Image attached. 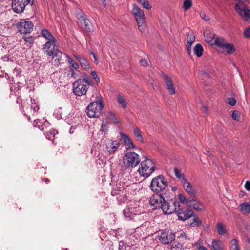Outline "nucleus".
<instances>
[{
  "mask_svg": "<svg viewBox=\"0 0 250 250\" xmlns=\"http://www.w3.org/2000/svg\"><path fill=\"white\" fill-rule=\"evenodd\" d=\"M140 162L139 155L133 151L127 152L123 158L124 167L132 169L135 168Z\"/></svg>",
  "mask_w": 250,
  "mask_h": 250,
  "instance_id": "nucleus-6",
  "label": "nucleus"
},
{
  "mask_svg": "<svg viewBox=\"0 0 250 250\" xmlns=\"http://www.w3.org/2000/svg\"><path fill=\"white\" fill-rule=\"evenodd\" d=\"M41 34L43 37L48 40L47 41L56 40L54 37L48 30L46 29H44L42 30Z\"/></svg>",
  "mask_w": 250,
  "mask_h": 250,
  "instance_id": "nucleus-27",
  "label": "nucleus"
},
{
  "mask_svg": "<svg viewBox=\"0 0 250 250\" xmlns=\"http://www.w3.org/2000/svg\"><path fill=\"white\" fill-rule=\"evenodd\" d=\"M167 187L168 182L162 175L154 177L149 186L150 189L156 193L165 191Z\"/></svg>",
  "mask_w": 250,
  "mask_h": 250,
  "instance_id": "nucleus-3",
  "label": "nucleus"
},
{
  "mask_svg": "<svg viewBox=\"0 0 250 250\" xmlns=\"http://www.w3.org/2000/svg\"><path fill=\"white\" fill-rule=\"evenodd\" d=\"M202 224V221L200 219L197 217H194L193 220V222L190 223V226L193 227H198L200 226Z\"/></svg>",
  "mask_w": 250,
  "mask_h": 250,
  "instance_id": "nucleus-40",
  "label": "nucleus"
},
{
  "mask_svg": "<svg viewBox=\"0 0 250 250\" xmlns=\"http://www.w3.org/2000/svg\"><path fill=\"white\" fill-rule=\"evenodd\" d=\"M213 250H224V245L222 241L219 240L213 239L211 243Z\"/></svg>",
  "mask_w": 250,
  "mask_h": 250,
  "instance_id": "nucleus-22",
  "label": "nucleus"
},
{
  "mask_svg": "<svg viewBox=\"0 0 250 250\" xmlns=\"http://www.w3.org/2000/svg\"><path fill=\"white\" fill-rule=\"evenodd\" d=\"M77 80L78 81H83L85 83H87L89 84L93 85V83L90 79V78L88 76V75L84 73L82 74V78L78 79Z\"/></svg>",
  "mask_w": 250,
  "mask_h": 250,
  "instance_id": "nucleus-32",
  "label": "nucleus"
},
{
  "mask_svg": "<svg viewBox=\"0 0 250 250\" xmlns=\"http://www.w3.org/2000/svg\"><path fill=\"white\" fill-rule=\"evenodd\" d=\"M195 40V36L193 33H189L188 36V43L192 45Z\"/></svg>",
  "mask_w": 250,
  "mask_h": 250,
  "instance_id": "nucleus-44",
  "label": "nucleus"
},
{
  "mask_svg": "<svg viewBox=\"0 0 250 250\" xmlns=\"http://www.w3.org/2000/svg\"><path fill=\"white\" fill-rule=\"evenodd\" d=\"M38 121H39V120H35L34 121V123H36V124H37V122H38Z\"/></svg>",
  "mask_w": 250,
  "mask_h": 250,
  "instance_id": "nucleus-63",
  "label": "nucleus"
},
{
  "mask_svg": "<svg viewBox=\"0 0 250 250\" xmlns=\"http://www.w3.org/2000/svg\"><path fill=\"white\" fill-rule=\"evenodd\" d=\"M226 101L231 106H235L236 104V100L234 97H228L226 99Z\"/></svg>",
  "mask_w": 250,
  "mask_h": 250,
  "instance_id": "nucleus-42",
  "label": "nucleus"
},
{
  "mask_svg": "<svg viewBox=\"0 0 250 250\" xmlns=\"http://www.w3.org/2000/svg\"><path fill=\"white\" fill-rule=\"evenodd\" d=\"M202 110V111L205 113H207L208 110V108L206 106H203Z\"/></svg>",
  "mask_w": 250,
  "mask_h": 250,
  "instance_id": "nucleus-62",
  "label": "nucleus"
},
{
  "mask_svg": "<svg viewBox=\"0 0 250 250\" xmlns=\"http://www.w3.org/2000/svg\"><path fill=\"white\" fill-rule=\"evenodd\" d=\"M91 54L93 56V58H94V62L96 64H97L98 63V61L97 60L96 55L93 52H91Z\"/></svg>",
  "mask_w": 250,
  "mask_h": 250,
  "instance_id": "nucleus-59",
  "label": "nucleus"
},
{
  "mask_svg": "<svg viewBox=\"0 0 250 250\" xmlns=\"http://www.w3.org/2000/svg\"><path fill=\"white\" fill-rule=\"evenodd\" d=\"M92 85L83 81L76 80L72 84L73 92L77 96L85 95L89 86Z\"/></svg>",
  "mask_w": 250,
  "mask_h": 250,
  "instance_id": "nucleus-7",
  "label": "nucleus"
},
{
  "mask_svg": "<svg viewBox=\"0 0 250 250\" xmlns=\"http://www.w3.org/2000/svg\"><path fill=\"white\" fill-rule=\"evenodd\" d=\"M192 5V1L190 0H185L183 2V8L187 11L189 9Z\"/></svg>",
  "mask_w": 250,
  "mask_h": 250,
  "instance_id": "nucleus-43",
  "label": "nucleus"
},
{
  "mask_svg": "<svg viewBox=\"0 0 250 250\" xmlns=\"http://www.w3.org/2000/svg\"><path fill=\"white\" fill-rule=\"evenodd\" d=\"M119 146V143L118 141H110L106 144V150L110 154L116 151Z\"/></svg>",
  "mask_w": 250,
  "mask_h": 250,
  "instance_id": "nucleus-16",
  "label": "nucleus"
},
{
  "mask_svg": "<svg viewBox=\"0 0 250 250\" xmlns=\"http://www.w3.org/2000/svg\"><path fill=\"white\" fill-rule=\"evenodd\" d=\"M183 246L178 242L173 243L170 247V250H183Z\"/></svg>",
  "mask_w": 250,
  "mask_h": 250,
  "instance_id": "nucleus-35",
  "label": "nucleus"
},
{
  "mask_svg": "<svg viewBox=\"0 0 250 250\" xmlns=\"http://www.w3.org/2000/svg\"><path fill=\"white\" fill-rule=\"evenodd\" d=\"M191 46H192L191 44H188V43L186 45L187 50L188 54L189 55H191Z\"/></svg>",
  "mask_w": 250,
  "mask_h": 250,
  "instance_id": "nucleus-55",
  "label": "nucleus"
},
{
  "mask_svg": "<svg viewBox=\"0 0 250 250\" xmlns=\"http://www.w3.org/2000/svg\"><path fill=\"white\" fill-rule=\"evenodd\" d=\"M173 205L175 206L174 212L177 213L179 220L185 221L192 216L194 212L185 208H181L179 203L177 201L173 202Z\"/></svg>",
  "mask_w": 250,
  "mask_h": 250,
  "instance_id": "nucleus-8",
  "label": "nucleus"
},
{
  "mask_svg": "<svg viewBox=\"0 0 250 250\" xmlns=\"http://www.w3.org/2000/svg\"><path fill=\"white\" fill-rule=\"evenodd\" d=\"M119 250H131V247L129 245H126L123 241L119 242Z\"/></svg>",
  "mask_w": 250,
  "mask_h": 250,
  "instance_id": "nucleus-39",
  "label": "nucleus"
},
{
  "mask_svg": "<svg viewBox=\"0 0 250 250\" xmlns=\"http://www.w3.org/2000/svg\"><path fill=\"white\" fill-rule=\"evenodd\" d=\"M223 48H225L227 54L230 55L234 53L235 50V47L233 44L229 43L226 42Z\"/></svg>",
  "mask_w": 250,
  "mask_h": 250,
  "instance_id": "nucleus-28",
  "label": "nucleus"
},
{
  "mask_svg": "<svg viewBox=\"0 0 250 250\" xmlns=\"http://www.w3.org/2000/svg\"><path fill=\"white\" fill-rule=\"evenodd\" d=\"M31 102L32 105L31 106L30 110L33 109L34 112L37 111L39 109V107L36 104L35 100L34 99H31Z\"/></svg>",
  "mask_w": 250,
  "mask_h": 250,
  "instance_id": "nucleus-46",
  "label": "nucleus"
},
{
  "mask_svg": "<svg viewBox=\"0 0 250 250\" xmlns=\"http://www.w3.org/2000/svg\"><path fill=\"white\" fill-rule=\"evenodd\" d=\"M133 133L137 140L141 143L144 142V138L141 135V131L139 128L136 127L133 129Z\"/></svg>",
  "mask_w": 250,
  "mask_h": 250,
  "instance_id": "nucleus-30",
  "label": "nucleus"
},
{
  "mask_svg": "<svg viewBox=\"0 0 250 250\" xmlns=\"http://www.w3.org/2000/svg\"><path fill=\"white\" fill-rule=\"evenodd\" d=\"M127 146L126 149H133L136 147V146L133 144L131 139L129 141L128 144L126 145Z\"/></svg>",
  "mask_w": 250,
  "mask_h": 250,
  "instance_id": "nucleus-50",
  "label": "nucleus"
},
{
  "mask_svg": "<svg viewBox=\"0 0 250 250\" xmlns=\"http://www.w3.org/2000/svg\"><path fill=\"white\" fill-rule=\"evenodd\" d=\"M74 57L77 59L80 64L81 66L83 69L87 70L90 69V66L88 61L84 57H80L78 55H74Z\"/></svg>",
  "mask_w": 250,
  "mask_h": 250,
  "instance_id": "nucleus-19",
  "label": "nucleus"
},
{
  "mask_svg": "<svg viewBox=\"0 0 250 250\" xmlns=\"http://www.w3.org/2000/svg\"><path fill=\"white\" fill-rule=\"evenodd\" d=\"M160 208L163 210L164 213L167 214H172L175 211V206L173 205V207H171L169 203L165 200Z\"/></svg>",
  "mask_w": 250,
  "mask_h": 250,
  "instance_id": "nucleus-18",
  "label": "nucleus"
},
{
  "mask_svg": "<svg viewBox=\"0 0 250 250\" xmlns=\"http://www.w3.org/2000/svg\"><path fill=\"white\" fill-rule=\"evenodd\" d=\"M56 40L47 41L43 47L44 53L48 56L55 58V61L57 64L60 63L62 53L59 51L56 45Z\"/></svg>",
  "mask_w": 250,
  "mask_h": 250,
  "instance_id": "nucleus-2",
  "label": "nucleus"
},
{
  "mask_svg": "<svg viewBox=\"0 0 250 250\" xmlns=\"http://www.w3.org/2000/svg\"><path fill=\"white\" fill-rule=\"evenodd\" d=\"M107 126L105 124H102L101 125L100 131L102 132H106L107 131Z\"/></svg>",
  "mask_w": 250,
  "mask_h": 250,
  "instance_id": "nucleus-56",
  "label": "nucleus"
},
{
  "mask_svg": "<svg viewBox=\"0 0 250 250\" xmlns=\"http://www.w3.org/2000/svg\"><path fill=\"white\" fill-rule=\"evenodd\" d=\"M69 74H71V77H75V76H74V74H75V72H74V70L72 69V68H70L69 70Z\"/></svg>",
  "mask_w": 250,
  "mask_h": 250,
  "instance_id": "nucleus-60",
  "label": "nucleus"
},
{
  "mask_svg": "<svg viewBox=\"0 0 250 250\" xmlns=\"http://www.w3.org/2000/svg\"><path fill=\"white\" fill-rule=\"evenodd\" d=\"M62 108H59L55 110L54 115L58 119H60L62 118Z\"/></svg>",
  "mask_w": 250,
  "mask_h": 250,
  "instance_id": "nucleus-45",
  "label": "nucleus"
},
{
  "mask_svg": "<svg viewBox=\"0 0 250 250\" xmlns=\"http://www.w3.org/2000/svg\"><path fill=\"white\" fill-rule=\"evenodd\" d=\"M178 197L181 203L185 204L187 206L188 205V203L189 202L191 199L190 198H187L186 197L182 194H178Z\"/></svg>",
  "mask_w": 250,
  "mask_h": 250,
  "instance_id": "nucleus-38",
  "label": "nucleus"
},
{
  "mask_svg": "<svg viewBox=\"0 0 250 250\" xmlns=\"http://www.w3.org/2000/svg\"><path fill=\"white\" fill-rule=\"evenodd\" d=\"M226 43V42L224 38L217 36L215 38L213 42L211 43V45H215L220 48H223Z\"/></svg>",
  "mask_w": 250,
  "mask_h": 250,
  "instance_id": "nucleus-25",
  "label": "nucleus"
},
{
  "mask_svg": "<svg viewBox=\"0 0 250 250\" xmlns=\"http://www.w3.org/2000/svg\"><path fill=\"white\" fill-rule=\"evenodd\" d=\"M121 140L123 141V142L126 145V144H128L129 141L130 140V138L127 135L121 133Z\"/></svg>",
  "mask_w": 250,
  "mask_h": 250,
  "instance_id": "nucleus-47",
  "label": "nucleus"
},
{
  "mask_svg": "<svg viewBox=\"0 0 250 250\" xmlns=\"http://www.w3.org/2000/svg\"><path fill=\"white\" fill-rule=\"evenodd\" d=\"M179 237L181 238L183 240H187V239H188V236L186 235V233L182 232L181 234H180V235L179 236Z\"/></svg>",
  "mask_w": 250,
  "mask_h": 250,
  "instance_id": "nucleus-58",
  "label": "nucleus"
},
{
  "mask_svg": "<svg viewBox=\"0 0 250 250\" xmlns=\"http://www.w3.org/2000/svg\"><path fill=\"white\" fill-rule=\"evenodd\" d=\"M104 105L100 97H97V100L91 102L86 107V112L90 118L98 117L101 114Z\"/></svg>",
  "mask_w": 250,
  "mask_h": 250,
  "instance_id": "nucleus-4",
  "label": "nucleus"
},
{
  "mask_svg": "<svg viewBox=\"0 0 250 250\" xmlns=\"http://www.w3.org/2000/svg\"><path fill=\"white\" fill-rule=\"evenodd\" d=\"M27 119H28V121H30L31 118H30V116H28Z\"/></svg>",
  "mask_w": 250,
  "mask_h": 250,
  "instance_id": "nucleus-64",
  "label": "nucleus"
},
{
  "mask_svg": "<svg viewBox=\"0 0 250 250\" xmlns=\"http://www.w3.org/2000/svg\"><path fill=\"white\" fill-rule=\"evenodd\" d=\"M204 36L205 41L211 45L214 42L213 40L214 41L216 38L215 35L210 31H206L204 32Z\"/></svg>",
  "mask_w": 250,
  "mask_h": 250,
  "instance_id": "nucleus-24",
  "label": "nucleus"
},
{
  "mask_svg": "<svg viewBox=\"0 0 250 250\" xmlns=\"http://www.w3.org/2000/svg\"><path fill=\"white\" fill-rule=\"evenodd\" d=\"M58 133V132L56 130L52 129L50 130L48 133H46L45 134V136L47 139L51 140L53 138L55 137V135Z\"/></svg>",
  "mask_w": 250,
  "mask_h": 250,
  "instance_id": "nucleus-41",
  "label": "nucleus"
},
{
  "mask_svg": "<svg viewBox=\"0 0 250 250\" xmlns=\"http://www.w3.org/2000/svg\"><path fill=\"white\" fill-rule=\"evenodd\" d=\"M231 117L234 120L236 121H239L240 117V115L237 113V111L235 110H234L232 112Z\"/></svg>",
  "mask_w": 250,
  "mask_h": 250,
  "instance_id": "nucleus-51",
  "label": "nucleus"
},
{
  "mask_svg": "<svg viewBox=\"0 0 250 250\" xmlns=\"http://www.w3.org/2000/svg\"><path fill=\"white\" fill-rule=\"evenodd\" d=\"M134 16V18L138 24L139 30L144 33L146 30V19L144 12L136 4H133V9L131 11Z\"/></svg>",
  "mask_w": 250,
  "mask_h": 250,
  "instance_id": "nucleus-5",
  "label": "nucleus"
},
{
  "mask_svg": "<svg viewBox=\"0 0 250 250\" xmlns=\"http://www.w3.org/2000/svg\"><path fill=\"white\" fill-rule=\"evenodd\" d=\"M161 76L163 78L166 87L170 95H174L176 93V89L173 83L172 78L169 75L162 73Z\"/></svg>",
  "mask_w": 250,
  "mask_h": 250,
  "instance_id": "nucleus-13",
  "label": "nucleus"
},
{
  "mask_svg": "<svg viewBox=\"0 0 250 250\" xmlns=\"http://www.w3.org/2000/svg\"><path fill=\"white\" fill-rule=\"evenodd\" d=\"M144 8L147 9H150L151 8V5L149 3V2L147 0H146L143 4L142 5Z\"/></svg>",
  "mask_w": 250,
  "mask_h": 250,
  "instance_id": "nucleus-52",
  "label": "nucleus"
},
{
  "mask_svg": "<svg viewBox=\"0 0 250 250\" xmlns=\"http://www.w3.org/2000/svg\"><path fill=\"white\" fill-rule=\"evenodd\" d=\"M234 9L238 15L244 21H250V9L245 3H236Z\"/></svg>",
  "mask_w": 250,
  "mask_h": 250,
  "instance_id": "nucleus-9",
  "label": "nucleus"
},
{
  "mask_svg": "<svg viewBox=\"0 0 250 250\" xmlns=\"http://www.w3.org/2000/svg\"><path fill=\"white\" fill-rule=\"evenodd\" d=\"M83 24L84 26L85 29L88 32H91L92 30L91 28V24L90 23L89 21L86 18H84L83 17Z\"/></svg>",
  "mask_w": 250,
  "mask_h": 250,
  "instance_id": "nucleus-37",
  "label": "nucleus"
},
{
  "mask_svg": "<svg viewBox=\"0 0 250 250\" xmlns=\"http://www.w3.org/2000/svg\"><path fill=\"white\" fill-rule=\"evenodd\" d=\"M244 34L246 38H250V28H246L244 31Z\"/></svg>",
  "mask_w": 250,
  "mask_h": 250,
  "instance_id": "nucleus-54",
  "label": "nucleus"
},
{
  "mask_svg": "<svg viewBox=\"0 0 250 250\" xmlns=\"http://www.w3.org/2000/svg\"><path fill=\"white\" fill-rule=\"evenodd\" d=\"M117 98L118 103L119 104L120 106L122 107L123 109H125L126 108L127 104L123 97L120 95H118L117 96Z\"/></svg>",
  "mask_w": 250,
  "mask_h": 250,
  "instance_id": "nucleus-31",
  "label": "nucleus"
},
{
  "mask_svg": "<svg viewBox=\"0 0 250 250\" xmlns=\"http://www.w3.org/2000/svg\"><path fill=\"white\" fill-rule=\"evenodd\" d=\"M216 230L218 235L220 236L224 235L227 232V229L225 226L221 222H218L215 226Z\"/></svg>",
  "mask_w": 250,
  "mask_h": 250,
  "instance_id": "nucleus-23",
  "label": "nucleus"
},
{
  "mask_svg": "<svg viewBox=\"0 0 250 250\" xmlns=\"http://www.w3.org/2000/svg\"><path fill=\"white\" fill-rule=\"evenodd\" d=\"M90 74L93 79H94L97 83H99L100 82V78L98 76L96 71H92Z\"/></svg>",
  "mask_w": 250,
  "mask_h": 250,
  "instance_id": "nucleus-49",
  "label": "nucleus"
},
{
  "mask_svg": "<svg viewBox=\"0 0 250 250\" xmlns=\"http://www.w3.org/2000/svg\"><path fill=\"white\" fill-rule=\"evenodd\" d=\"M174 172L176 177L180 180L181 183L183 182L184 180L186 179L184 175L181 173L177 168H174Z\"/></svg>",
  "mask_w": 250,
  "mask_h": 250,
  "instance_id": "nucleus-34",
  "label": "nucleus"
},
{
  "mask_svg": "<svg viewBox=\"0 0 250 250\" xmlns=\"http://www.w3.org/2000/svg\"><path fill=\"white\" fill-rule=\"evenodd\" d=\"M203 51V47L200 43L197 44L193 48L194 53L198 57L202 56Z\"/></svg>",
  "mask_w": 250,
  "mask_h": 250,
  "instance_id": "nucleus-26",
  "label": "nucleus"
},
{
  "mask_svg": "<svg viewBox=\"0 0 250 250\" xmlns=\"http://www.w3.org/2000/svg\"><path fill=\"white\" fill-rule=\"evenodd\" d=\"M107 119L113 124H117L119 122L118 118L116 117L115 114L112 112L109 113L107 115Z\"/></svg>",
  "mask_w": 250,
  "mask_h": 250,
  "instance_id": "nucleus-36",
  "label": "nucleus"
},
{
  "mask_svg": "<svg viewBox=\"0 0 250 250\" xmlns=\"http://www.w3.org/2000/svg\"><path fill=\"white\" fill-rule=\"evenodd\" d=\"M200 16L202 18H203V19H204L205 20H206L207 21H208V20H209L208 18H206V16L204 13H200Z\"/></svg>",
  "mask_w": 250,
  "mask_h": 250,
  "instance_id": "nucleus-61",
  "label": "nucleus"
},
{
  "mask_svg": "<svg viewBox=\"0 0 250 250\" xmlns=\"http://www.w3.org/2000/svg\"><path fill=\"white\" fill-rule=\"evenodd\" d=\"M244 187L247 190L250 191V182L246 181Z\"/></svg>",
  "mask_w": 250,
  "mask_h": 250,
  "instance_id": "nucleus-57",
  "label": "nucleus"
},
{
  "mask_svg": "<svg viewBox=\"0 0 250 250\" xmlns=\"http://www.w3.org/2000/svg\"><path fill=\"white\" fill-rule=\"evenodd\" d=\"M134 208L130 207L125 208L123 210L124 215L127 220H130L132 219L133 218V216L137 214V213L134 211Z\"/></svg>",
  "mask_w": 250,
  "mask_h": 250,
  "instance_id": "nucleus-21",
  "label": "nucleus"
},
{
  "mask_svg": "<svg viewBox=\"0 0 250 250\" xmlns=\"http://www.w3.org/2000/svg\"><path fill=\"white\" fill-rule=\"evenodd\" d=\"M30 3H33L32 0H14L12 7L15 12L21 13L23 11L25 6Z\"/></svg>",
  "mask_w": 250,
  "mask_h": 250,
  "instance_id": "nucleus-12",
  "label": "nucleus"
},
{
  "mask_svg": "<svg viewBox=\"0 0 250 250\" xmlns=\"http://www.w3.org/2000/svg\"><path fill=\"white\" fill-rule=\"evenodd\" d=\"M17 28L21 34H28L33 30V24L29 19H22L17 24Z\"/></svg>",
  "mask_w": 250,
  "mask_h": 250,
  "instance_id": "nucleus-10",
  "label": "nucleus"
},
{
  "mask_svg": "<svg viewBox=\"0 0 250 250\" xmlns=\"http://www.w3.org/2000/svg\"><path fill=\"white\" fill-rule=\"evenodd\" d=\"M140 63H141V65H142L143 66H145V67L148 65V61H147V60H146L145 59H142L140 61Z\"/></svg>",
  "mask_w": 250,
  "mask_h": 250,
  "instance_id": "nucleus-53",
  "label": "nucleus"
},
{
  "mask_svg": "<svg viewBox=\"0 0 250 250\" xmlns=\"http://www.w3.org/2000/svg\"><path fill=\"white\" fill-rule=\"evenodd\" d=\"M230 250H240V246L238 240L236 239H232L229 242Z\"/></svg>",
  "mask_w": 250,
  "mask_h": 250,
  "instance_id": "nucleus-29",
  "label": "nucleus"
},
{
  "mask_svg": "<svg viewBox=\"0 0 250 250\" xmlns=\"http://www.w3.org/2000/svg\"><path fill=\"white\" fill-rule=\"evenodd\" d=\"M185 190L191 196H195L196 195L195 190L191 187L190 182L187 179L184 180L181 183Z\"/></svg>",
  "mask_w": 250,
  "mask_h": 250,
  "instance_id": "nucleus-17",
  "label": "nucleus"
},
{
  "mask_svg": "<svg viewBox=\"0 0 250 250\" xmlns=\"http://www.w3.org/2000/svg\"><path fill=\"white\" fill-rule=\"evenodd\" d=\"M65 56L67 59L68 63L72 67L76 69L79 68V65L78 63L75 62L74 61L69 55H65Z\"/></svg>",
  "mask_w": 250,
  "mask_h": 250,
  "instance_id": "nucleus-33",
  "label": "nucleus"
},
{
  "mask_svg": "<svg viewBox=\"0 0 250 250\" xmlns=\"http://www.w3.org/2000/svg\"><path fill=\"white\" fill-rule=\"evenodd\" d=\"M23 40L26 42L30 44H32L34 43V39L32 37H23Z\"/></svg>",
  "mask_w": 250,
  "mask_h": 250,
  "instance_id": "nucleus-48",
  "label": "nucleus"
},
{
  "mask_svg": "<svg viewBox=\"0 0 250 250\" xmlns=\"http://www.w3.org/2000/svg\"><path fill=\"white\" fill-rule=\"evenodd\" d=\"M237 209L242 214L247 215L250 212V203L247 202L241 203Z\"/></svg>",
  "mask_w": 250,
  "mask_h": 250,
  "instance_id": "nucleus-20",
  "label": "nucleus"
},
{
  "mask_svg": "<svg viewBox=\"0 0 250 250\" xmlns=\"http://www.w3.org/2000/svg\"><path fill=\"white\" fill-rule=\"evenodd\" d=\"M188 204L187 206L193 208L196 211H201L204 208L203 204L201 202L194 199H190Z\"/></svg>",
  "mask_w": 250,
  "mask_h": 250,
  "instance_id": "nucleus-15",
  "label": "nucleus"
},
{
  "mask_svg": "<svg viewBox=\"0 0 250 250\" xmlns=\"http://www.w3.org/2000/svg\"><path fill=\"white\" fill-rule=\"evenodd\" d=\"M175 235L172 231L162 230L158 232V239L163 244H167L175 239Z\"/></svg>",
  "mask_w": 250,
  "mask_h": 250,
  "instance_id": "nucleus-11",
  "label": "nucleus"
},
{
  "mask_svg": "<svg viewBox=\"0 0 250 250\" xmlns=\"http://www.w3.org/2000/svg\"><path fill=\"white\" fill-rule=\"evenodd\" d=\"M164 198L161 195L158 193L152 195L149 199V203L151 205L154 207V208H160L164 203Z\"/></svg>",
  "mask_w": 250,
  "mask_h": 250,
  "instance_id": "nucleus-14",
  "label": "nucleus"
},
{
  "mask_svg": "<svg viewBox=\"0 0 250 250\" xmlns=\"http://www.w3.org/2000/svg\"><path fill=\"white\" fill-rule=\"evenodd\" d=\"M156 170V165L153 161L146 157L140 162L138 169L140 175L145 178L149 177Z\"/></svg>",
  "mask_w": 250,
  "mask_h": 250,
  "instance_id": "nucleus-1",
  "label": "nucleus"
}]
</instances>
